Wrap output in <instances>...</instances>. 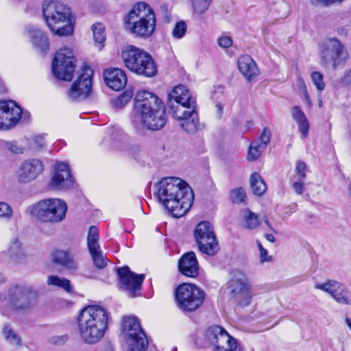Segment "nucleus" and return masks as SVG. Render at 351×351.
<instances>
[{"label":"nucleus","mask_w":351,"mask_h":351,"mask_svg":"<svg viewBox=\"0 0 351 351\" xmlns=\"http://www.w3.org/2000/svg\"><path fill=\"white\" fill-rule=\"evenodd\" d=\"M121 57L125 66L130 71L145 77H153L157 73L152 56L134 45L123 48Z\"/></svg>","instance_id":"obj_7"},{"label":"nucleus","mask_w":351,"mask_h":351,"mask_svg":"<svg viewBox=\"0 0 351 351\" xmlns=\"http://www.w3.org/2000/svg\"><path fill=\"white\" fill-rule=\"evenodd\" d=\"M237 66L239 71L248 81L254 80L258 75V69L254 60L248 55L238 58Z\"/></svg>","instance_id":"obj_25"},{"label":"nucleus","mask_w":351,"mask_h":351,"mask_svg":"<svg viewBox=\"0 0 351 351\" xmlns=\"http://www.w3.org/2000/svg\"><path fill=\"white\" fill-rule=\"evenodd\" d=\"M204 337L206 346H213V351H241L237 341L220 326L209 327Z\"/></svg>","instance_id":"obj_13"},{"label":"nucleus","mask_w":351,"mask_h":351,"mask_svg":"<svg viewBox=\"0 0 351 351\" xmlns=\"http://www.w3.org/2000/svg\"><path fill=\"white\" fill-rule=\"evenodd\" d=\"M315 288L328 293L339 304L351 306V291L338 281L327 280L324 283L315 284Z\"/></svg>","instance_id":"obj_20"},{"label":"nucleus","mask_w":351,"mask_h":351,"mask_svg":"<svg viewBox=\"0 0 351 351\" xmlns=\"http://www.w3.org/2000/svg\"><path fill=\"white\" fill-rule=\"evenodd\" d=\"M92 30L95 43L103 44L106 40L105 28L101 23H96L93 25Z\"/></svg>","instance_id":"obj_38"},{"label":"nucleus","mask_w":351,"mask_h":351,"mask_svg":"<svg viewBox=\"0 0 351 351\" xmlns=\"http://www.w3.org/2000/svg\"><path fill=\"white\" fill-rule=\"evenodd\" d=\"M76 58L68 47L60 49L55 54L51 64L53 75L61 80L71 81L76 68Z\"/></svg>","instance_id":"obj_12"},{"label":"nucleus","mask_w":351,"mask_h":351,"mask_svg":"<svg viewBox=\"0 0 351 351\" xmlns=\"http://www.w3.org/2000/svg\"><path fill=\"white\" fill-rule=\"evenodd\" d=\"M156 186L157 199L173 217L184 216L191 207L194 194L185 181L176 177H167L162 179Z\"/></svg>","instance_id":"obj_1"},{"label":"nucleus","mask_w":351,"mask_h":351,"mask_svg":"<svg viewBox=\"0 0 351 351\" xmlns=\"http://www.w3.org/2000/svg\"><path fill=\"white\" fill-rule=\"evenodd\" d=\"M205 298L204 291L190 283L179 285L176 291L178 306L184 312H193L203 303Z\"/></svg>","instance_id":"obj_9"},{"label":"nucleus","mask_w":351,"mask_h":351,"mask_svg":"<svg viewBox=\"0 0 351 351\" xmlns=\"http://www.w3.org/2000/svg\"><path fill=\"white\" fill-rule=\"evenodd\" d=\"M311 79L318 90L322 91L324 89L325 84L323 80V75L319 72H313L311 74Z\"/></svg>","instance_id":"obj_44"},{"label":"nucleus","mask_w":351,"mask_h":351,"mask_svg":"<svg viewBox=\"0 0 351 351\" xmlns=\"http://www.w3.org/2000/svg\"><path fill=\"white\" fill-rule=\"evenodd\" d=\"M3 335L5 340L13 346H21V339L20 336L10 327V325L5 324L3 328Z\"/></svg>","instance_id":"obj_33"},{"label":"nucleus","mask_w":351,"mask_h":351,"mask_svg":"<svg viewBox=\"0 0 351 351\" xmlns=\"http://www.w3.org/2000/svg\"><path fill=\"white\" fill-rule=\"evenodd\" d=\"M250 182L254 195L261 196L265 193L267 185L258 173L254 172L251 175Z\"/></svg>","instance_id":"obj_30"},{"label":"nucleus","mask_w":351,"mask_h":351,"mask_svg":"<svg viewBox=\"0 0 351 351\" xmlns=\"http://www.w3.org/2000/svg\"><path fill=\"white\" fill-rule=\"evenodd\" d=\"M52 260L55 264L69 271H75L78 267L77 263L69 251L61 250L54 251L52 253Z\"/></svg>","instance_id":"obj_26"},{"label":"nucleus","mask_w":351,"mask_h":351,"mask_svg":"<svg viewBox=\"0 0 351 351\" xmlns=\"http://www.w3.org/2000/svg\"><path fill=\"white\" fill-rule=\"evenodd\" d=\"M264 146H261L257 142L253 141L250 145L247 159L249 161H255L265 150Z\"/></svg>","instance_id":"obj_37"},{"label":"nucleus","mask_w":351,"mask_h":351,"mask_svg":"<svg viewBox=\"0 0 351 351\" xmlns=\"http://www.w3.org/2000/svg\"><path fill=\"white\" fill-rule=\"evenodd\" d=\"M73 178L71 176L68 164L65 162L56 164L55 173L51 179V187L55 190H66L73 186Z\"/></svg>","instance_id":"obj_22"},{"label":"nucleus","mask_w":351,"mask_h":351,"mask_svg":"<svg viewBox=\"0 0 351 351\" xmlns=\"http://www.w3.org/2000/svg\"><path fill=\"white\" fill-rule=\"evenodd\" d=\"M5 91V88L3 86V85L1 84V82H0V93H2Z\"/></svg>","instance_id":"obj_60"},{"label":"nucleus","mask_w":351,"mask_h":351,"mask_svg":"<svg viewBox=\"0 0 351 351\" xmlns=\"http://www.w3.org/2000/svg\"><path fill=\"white\" fill-rule=\"evenodd\" d=\"M322 100H319V106L322 107Z\"/></svg>","instance_id":"obj_62"},{"label":"nucleus","mask_w":351,"mask_h":351,"mask_svg":"<svg viewBox=\"0 0 351 351\" xmlns=\"http://www.w3.org/2000/svg\"><path fill=\"white\" fill-rule=\"evenodd\" d=\"M260 252V261L261 263L269 261L271 258L268 256V252L267 250L265 248H262Z\"/></svg>","instance_id":"obj_52"},{"label":"nucleus","mask_w":351,"mask_h":351,"mask_svg":"<svg viewBox=\"0 0 351 351\" xmlns=\"http://www.w3.org/2000/svg\"><path fill=\"white\" fill-rule=\"evenodd\" d=\"M10 304L13 310L27 313L37 302V291L29 285H16L9 290Z\"/></svg>","instance_id":"obj_11"},{"label":"nucleus","mask_w":351,"mask_h":351,"mask_svg":"<svg viewBox=\"0 0 351 351\" xmlns=\"http://www.w3.org/2000/svg\"><path fill=\"white\" fill-rule=\"evenodd\" d=\"M194 237L202 253L214 256L219 250V242L214 232L213 227L209 222L199 223L195 229Z\"/></svg>","instance_id":"obj_14"},{"label":"nucleus","mask_w":351,"mask_h":351,"mask_svg":"<svg viewBox=\"0 0 351 351\" xmlns=\"http://www.w3.org/2000/svg\"><path fill=\"white\" fill-rule=\"evenodd\" d=\"M291 114L293 120L298 125L299 130L304 138L308 136L309 131V123L305 114L298 106H293L291 110Z\"/></svg>","instance_id":"obj_29"},{"label":"nucleus","mask_w":351,"mask_h":351,"mask_svg":"<svg viewBox=\"0 0 351 351\" xmlns=\"http://www.w3.org/2000/svg\"><path fill=\"white\" fill-rule=\"evenodd\" d=\"M244 219L245 226L248 229H254L259 225L258 215L250 210L245 212Z\"/></svg>","instance_id":"obj_39"},{"label":"nucleus","mask_w":351,"mask_h":351,"mask_svg":"<svg viewBox=\"0 0 351 351\" xmlns=\"http://www.w3.org/2000/svg\"><path fill=\"white\" fill-rule=\"evenodd\" d=\"M27 31L34 47L38 49L40 53L45 54L49 47L47 36L40 29L34 27H27Z\"/></svg>","instance_id":"obj_27"},{"label":"nucleus","mask_w":351,"mask_h":351,"mask_svg":"<svg viewBox=\"0 0 351 351\" xmlns=\"http://www.w3.org/2000/svg\"><path fill=\"white\" fill-rule=\"evenodd\" d=\"M321 63L324 66H331L333 69L344 62L348 53L344 45L336 38L324 40L319 45Z\"/></svg>","instance_id":"obj_10"},{"label":"nucleus","mask_w":351,"mask_h":351,"mask_svg":"<svg viewBox=\"0 0 351 351\" xmlns=\"http://www.w3.org/2000/svg\"><path fill=\"white\" fill-rule=\"evenodd\" d=\"M313 5L327 7L335 3L341 2L343 0H308Z\"/></svg>","instance_id":"obj_48"},{"label":"nucleus","mask_w":351,"mask_h":351,"mask_svg":"<svg viewBox=\"0 0 351 351\" xmlns=\"http://www.w3.org/2000/svg\"><path fill=\"white\" fill-rule=\"evenodd\" d=\"M27 210L37 220L54 224L65 219L68 207L66 203L60 199L49 198L34 204Z\"/></svg>","instance_id":"obj_8"},{"label":"nucleus","mask_w":351,"mask_h":351,"mask_svg":"<svg viewBox=\"0 0 351 351\" xmlns=\"http://www.w3.org/2000/svg\"><path fill=\"white\" fill-rule=\"evenodd\" d=\"M43 12L50 29L58 36H69L73 32L71 22L70 8L58 1L46 0L43 5Z\"/></svg>","instance_id":"obj_6"},{"label":"nucleus","mask_w":351,"mask_h":351,"mask_svg":"<svg viewBox=\"0 0 351 351\" xmlns=\"http://www.w3.org/2000/svg\"><path fill=\"white\" fill-rule=\"evenodd\" d=\"M6 280V278L4 277L3 274H0V284L4 283Z\"/></svg>","instance_id":"obj_59"},{"label":"nucleus","mask_w":351,"mask_h":351,"mask_svg":"<svg viewBox=\"0 0 351 351\" xmlns=\"http://www.w3.org/2000/svg\"><path fill=\"white\" fill-rule=\"evenodd\" d=\"M34 143L36 145V148L38 149H40L45 145V142L44 139V136L39 135L37 136L34 139Z\"/></svg>","instance_id":"obj_51"},{"label":"nucleus","mask_w":351,"mask_h":351,"mask_svg":"<svg viewBox=\"0 0 351 351\" xmlns=\"http://www.w3.org/2000/svg\"><path fill=\"white\" fill-rule=\"evenodd\" d=\"M301 83H302V87H303V95H304V99L307 102L308 106H311V102L310 97H309V95L308 94L306 86L304 85V83L303 81H301Z\"/></svg>","instance_id":"obj_53"},{"label":"nucleus","mask_w":351,"mask_h":351,"mask_svg":"<svg viewBox=\"0 0 351 351\" xmlns=\"http://www.w3.org/2000/svg\"><path fill=\"white\" fill-rule=\"evenodd\" d=\"M265 223L271 231H273L274 232H276V230L272 228V226H271L270 223L268 221L267 219L265 220Z\"/></svg>","instance_id":"obj_57"},{"label":"nucleus","mask_w":351,"mask_h":351,"mask_svg":"<svg viewBox=\"0 0 351 351\" xmlns=\"http://www.w3.org/2000/svg\"><path fill=\"white\" fill-rule=\"evenodd\" d=\"M94 265L98 269H104L107 265L108 259L104 255L101 248L89 250Z\"/></svg>","instance_id":"obj_34"},{"label":"nucleus","mask_w":351,"mask_h":351,"mask_svg":"<svg viewBox=\"0 0 351 351\" xmlns=\"http://www.w3.org/2000/svg\"><path fill=\"white\" fill-rule=\"evenodd\" d=\"M228 288L230 297L235 303L241 306H247L252 297L251 289L246 276L241 271H234Z\"/></svg>","instance_id":"obj_16"},{"label":"nucleus","mask_w":351,"mask_h":351,"mask_svg":"<svg viewBox=\"0 0 351 351\" xmlns=\"http://www.w3.org/2000/svg\"><path fill=\"white\" fill-rule=\"evenodd\" d=\"M271 131L269 128H265L260 136V137L256 140L254 142H257L261 146H264V148L266 149L267 145L269 143L271 140Z\"/></svg>","instance_id":"obj_42"},{"label":"nucleus","mask_w":351,"mask_h":351,"mask_svg":"<svg viewBox=\"0 0 351 351\" xmlns=\"http://www.w3.org/2000/svg\"><path fill=\"white\" fill-rule=\"evenodd\" d=\"M178 269L185 276L195 278L199 274V264L195 254L189 252L184 254L178 261Z\"/></svg>","instance_id":"obj_23"},{"label":"nucleus","mask_w":351,"mask_h":351,"mask_svg":"<svg viewBox=\"0 0 351 351\" xmlns=\"http://www.w3.org/2000/svg\"><path fill=\"white\" fill-rule=\"evenodd\" d=\"M230 198L233 203L241 204L245 202L246 193L243 188L234 189L231 191Z\"/></svg>","instance_id":"obj_40"},{"label":"nucleus","mask_w":351,"mask_h":351,"mask_svg":"<svg viewBox=\"0 0 351 351\" xmlns=\"http://www.w3.org/2000/svg\"><path fill=\"white\" fill-rule=\"evenodd\" d=\"M44 171V165L38 158H28L23 160L16 171L20 183H29L36 180Z\"/></svg>","instance_id":"obj_21"},{"label":"nucleus","mask_w":351,"mask_h":351,"mask_svg":"<svg viewBox=\"0 0 351 351\" xmlns=\"http://www.w3.org/2000/svg\"><path fill=\"white\" fill-rule=\"evenodd\" d=\"M80 337L87 344H95L104 336L108 326L107 311L97 305L84 307L77 318Z\"/></svg>","instance_id":"obj_4"},{"label":"nucleus","mask_w":351,"mask_h":351,"mask_svg":"<svg viewBox=\"0 0 351 351\" xmlns=\"http://www.w3.org/2000/svg\"><path fill=\"white\" fill-rule=\"evenodd\" d=\"M306 165L305 162L298 160L296 162L295 173L298 180H304L306 178Z\"/></svg>","instance_id":"obj_45"},{"label":"nucleus","mask_w":351,"mask_h":351,"mask_svg":"<svg viewBox=\"0 0 351 351\" xmlns=\"http://www.w3.org/2000/svg\"><path fill=\"white\" fill-rule=\"evenodd\" d=\"M99 233L96 226H92L89 228L88 234L87 237V247L88 250H92L100 248L98 243Z\"/></svg>","instance_id":"obj_35"},{"label":"nucleus","mask_w":351,"mask_h":351,"mask_svg":"<svg viewBox=\"0 0 351 351\" xmlns=\"http://www.w3.org/2000/svg\"><path fill=\"white\" fill-rule=\"evenodd\" d=\"M104 77L106 85L114 90H121L127 83L125 73L122 69L118 68L105 70Z\"/></svg>","instance_id":"obj_24"},{"label":"nucleus","mask_w":351,"mask_h":351,"mask_svg":"<svg viewBox=\"0 0 351 351\" xmlns=\"http://www.w3.org/2000/svg\"><path fill=\"white\" fill-rule=\"evenodd\" d=\"M133 94L131 91H124L118 97L110 99V104L114 110L123 109L131 100Z\"/></svg>","instance_id":"obj_32"},{"label":"nucleus","mask_w":351,"mask_h":351,"mask_svg":"<svg viewBox=\"0 0 351 351\" xmlns=\"http://www.w3.org/2000/svg\"><path fill=\"white\" fill-rule=\"evenodd\" d=\"M134 110L136 118L132 121L136 130L141 126L149 130H158L167 122L165 107L162 101L154 93L139 90L134 98Z\"/></svg>","instance_id":"obj_2"},{"label":"nucleus","mask_w":351,"mask_h":351,"mask_svg":"<svg viewBox=\"0 0 351 351\" xmlns=\"http://www.w3.org/2000/svg\"><path fill=\"white\" fill-rule=\"evenodd\" d=\"M265 237L269 242L274 243L276 241L275 237L271 234H265Z\"/></svg>","instance_id":"obj_56"},{"label":"nucleus","mask_w":351,"mask_h":351,"mask_svg":"<svg viewBox=\"0 0 351 351\" xmlns=\"http://www.w3.org/2000/svg\"><path fill=\"white\" fill-rule=\"evenodd\" d=\"M168 97L169 108L173 117L180 121V128L188 134L195 133L199 124L195 99L183 85L175 87Z\"/></svg>","instance_id":"obj_3"},{"label":"nucleus","mask_w":351,"mask_h":351,"mask_svg":"<svg viewBox=\"0 0 351 351\" xmlns=\"http://www.w3.org/2000/svg\"><path fill=\"white\" fill-rule=\"evenodd\" d=\"M23 110L12 100L0 101V130L14 128L21 118Z\"/></svg>","instance_id":"obj_19"},{"label":"nucleus","mask_w":351,"mask_h":351,"mask_svg":"<svg viewBox=\"0 0 351 351\" xmlns=\"http://www.w3.org/2000/svg\"><path fill=\"white\" fill-rule=\"evenodd\" d=\"M47 285L62 289L67 293L73 292V287L69 280L56 275H50L47 278Z\"/></svg>","instance_id":"obj_31"},{"label":"nucleus","mask_w":351,"mask_h":351,"mask_svg":"<svg viewBox=\"0 0 351 351\" xmlns=\"http://www.w3.org/2000/svg\"><path fill=\"white\" fill-rule=\"evenodd\" d=\"M12 209L11 206L3 202H0V218L10 220L12 217Z\"/></svg>","instance_id":"obj_43"},{"label":"nucleus","mask_w":351,"mask_h":351,"mask_svg":"<svg viewBox=\"0 0 351 351\" xmlns=\"http://www.w3.org/2000/svg\"><path fill=\"white\" fill-rule=\"evenodd\" d=\"M7 254L10 259L16 263H23L27 257L22 243L16 238L10 241L7 250Z\"/></svg>","instance_id":"obj_28"},{"label":"nucleus","mask_w":351,"mask_h":351,"mask_svg":"<svg viewBox=\"0 0 351 351\" xmlns=\"http://www.w3.org/2000/svg\"><path fill=\"white\" fill-rule=\"evenodd\" d=\"M216 108H217V111L218 115L219 117H221V115L222 114V112H223V105L220 103H217L216 104Z\"/></svg>","instance_id":"obj_55"},{"label":"nucleus","mask_w":351,"mask_h":351,"mask_svg":"<svg viewBox=\"0 0 351 351\" xmlns=\"http://www.w3.org/2000/svg\"><path fill=\"white\" fill-rule=\"evenodd\" d=\"M349 191H350V194L351 195V184L349 185Z\"/></svg>","instance_id":"obj_63"},{"label":"nucleus","mask_w":351,"mask_h":351,"mask_svg":"<svg viewBox=\"0 0 351 351\" xmlns=\"http://www.w3.org/2000/svg\"><path fill=\"white\" fill-rule=\"evenodd\" d=\"M212 0H191L193 11L200 15L204 14L209 8Z\"/></svg>","instance_id":"obj_36"},{"label":"nucleus","mask_w":351,"mask_h":351,"mask_svg":"<svg viewBox=\"0 0 351 351\" xmlns=\"http://www.w3.org/2000/svg\"><path fill=\"white\" fill-rule=\"evenodd\" d=\"M156 16L153 10L145 3H136L124 18V27L134 37L147 39L156 29Z\"/></svg>","instance_id":"obj_5"},{"label":"nucleus","mask_w":351,"mask_h":351,"mask_svg":"<svg viewBox=\"0 0 351 351\" xmlns=\"http://www.w3.org/2000/svg\"><path fill=\"white\" fill-rule=\"evenodd\" d=\"M93 69L85 65L77 80L75 81L68 90V97L71 101H82L86 99L92 89Z\"/></svg>","instance_id":"obj_17"},{"label":"nucleus","mask_w":351,"mask_h":351,"mask_svg":"<svg viewBox=\"0 0 351 351\" xmlns=\"http://www.w3.org/2000/svg\"><path fill=\"white\" fill-rule=\"evenodd\" d=\"M186 24L184 21L177 22L172 30V36L177 39L183 38L186 34Z\"/></svg>","instance_id":"obj_41"},{"label":"nucleus","mask_w":351,"mask_h":351,"mask_svg":"<svg viewBox=\"0 0 351 351\" xmlns=\"http://www.w3.org/2000/svg\"><path fill=\"white\" fill-rule=\"evenodd\" d=\"M123 330L130 340L128 351H145L148 341L145 333L136 317H127L123 319Z\"/></svg>","instance_id":"obj_15"},{"label":"nucleus","mask_w":351,"mask_h":351,"mask_svg":"<svg viewBox=\"0 0 351 351\" xmlns=\"http://www.w3.org/2000/svg\"><path fill=\"white\" fill-rule=\"evenodd\" d=\"M104 351H114L113 348L110 344H108L105 346Z\"/></svg>","instance_id":"obj_58"},{"label":"nucleus","mask_w":351,"mask_h":351,"mask_svg":"<svg viewBox=\"0 0 351 351\" xmlns=\"http://www.w3.org/2000/svg\"><path fill=\"white\" fill-rule=\"evenodd\" d=\"M304 180H298V181L293 182L292 187L295 193L302 195L304 193V187L303 184Z\"/></svg>","instance_id":"obj_50"},{"label":"nucleus","mask_w":351,"mask_h":351,"mask_svg":"<svg viewBox=\"0 0 351 351\" xmlns=\"http://www.w3.org/2000/svg\"><path fill=\"white\" fill-rule=\"evenodd\" d=\"M117 274L121 285V289L131 298L140 295L142 283L144 280L143 274H136L127 266L119 268Z\"/></svg>","instance_id":"obj_18"},{"label":"nucleus","mask_w":351,"mask_h":351,"mask_svg":"<svg viewBox=\"0 0 351 351\" xmlns=\"http://www.w3.org/2000/svg\"><path fill=\"white\" fill-rule=\"evenodd\" d=\"M257 245H258L259 252L261 251V250H262V248H264L263 246L262 245L261 243L258 241H257Z\"/></svg>","instance_id":"obj_61"},{"label":"nucleus","mask_w":351,"mask_h":351,"mask_svg":"<svg viewBox=\"0 0 351 351\" xmlns=\"http://www.w3.org/2000/svg\"><path fill=\"white\" fill-rule=\"evenodd\" d=\"M218 44L223 48H228L232 44V40L229 36H221L218 39Z\"/></svg>","instance_id":"obj_49"},{"label":"nucleus","mask_w":351,"mask_h":351,"mask_svg":"<svg viewBox=\"0 0 351 351\" xmlns=\"http://www.w3.org/2000/svg\"><path fill=\"white\" fill-rule=\"evenodd\" d=\"M69 339L67 335H63L60 336H53L49 338V342L51 344L56 346L64 345Z\"/></svg>","instance_id":"obj_47"},{"label":"nucleus","mask_w":351,"mask_h":351,"mask_svg":"<svg viewBox=\"0 0 351 351\" xmlns=\"http://www.w3.org/2000/svg\"><path fill=\"white\" fill-rule=\"evenodd\" d=\"M5 146L11 152L16 154H23L24 151V148L16 141L7 142Z\"/></svg>","instance_id":"obj_46"},{"label":"nucleus","mask_w":351,"mask_h":351,"mask_svg":"<svg viewBox=\"0 0 351 351\" xmlns=\"http://www.w3.org/2000/svg\"><path fill=\"white\" fill-rule=\"evenodd\" d=\"M343 82L347 84H351V69L344 75Z\"/></svg>","instance_id":"obj_54"}]
</instances>
